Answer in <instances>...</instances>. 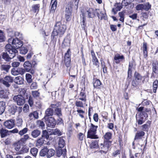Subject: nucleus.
Listing matches in <instances>:
<instances>
[{
  "label": "nucleus",
  "instance_id": "obj_33",
  "mask_svg": "<svg viewBox=\"0 0 158 158\" xmlns=\"http://www.w3.org/2000/svg\"><path fill=\"white\" fill-rule=\"evenodd\" d=\"M91 148H96L98 147V141L97 140L93 141L90 145Z\"/></svg>",
  "mask_w": 158,
  "mask_h": 158
},
{
  "label": "nucleus",
  "instance_id": "obj_7",
  "mask_svg": "<svg viewBox=\"0 0 158 158\" xmlns=\"http://www.w3.org/2000/svg\"><path fill=\"white\" fill-rule=\"evenodd\" d=\"M148 117L147 114L144 111L140 112V115L136 116V119L138 125H141L146 120Z\"/></svg>",
  "mask_w": 158,
  "mask_h": 158
},
{
  "label": "nucleus",
  "instance_id": "obj_18",
  "mask_svg": "<svg viewBox=\"0 0 158 158\" xmlns=\"http://www.w3.org/2000/svg\"><path fill=\"white\" fill-rule=\"evenodd\" d=\"M9 93L6 90H0V98L5 99H9Z\"/></svg>",
  "mask_w": 158,
  "mask_h": 158
},
{
  "label": "nucleus",
  "instance_id": "obj_38",
  "mask_svg": "<svg viewBox=\"0 0 158 158\" xmlns=\"http://www.w3.org/2000/svg\"><path fill=\"white\" fill-rule=\"evenodd\" d=\"M30 152L33 156L35 157L38 153V149L36 148H31Z\"/></svg>",
  "mask_w": 158,
  "mask_h": 158
},
{
  "label": "nucleus",
  "instance_id": "obj_26",
  "mask_svg": "<svg viewBox=\"0 0 158 158\" xmlns=\"http://www.w3.org/2000/svg\"><path fill=\"white\" fill-rule=\"evenodd\" d=\"M23 78L20 76L16 77L14 80V82L18 85H22L23 84Z\"/></svg>",
  "mask_w": 158,
  "mask_h": 158
},
{
  "label": "nucleus",
  "instance_id": "obj_8",
  "mask_svg": "<svg viewBox=\"0 0 158 158\" xmlns=\"http://www.w3.org/2000/svg\"><path fill=\"white\" fill-rule=\"evenodd\" d=\"M44 118L45 122L48 127H50L53 128L56 124V121L53 117H46Z\"/></svg>",
  "mask_w": 158,
  "mask_h": 158
},
{
  "label": "nucleus",
  "instance_id": "obj_16",
  "mask_svg": "<svg viewBox=\"0 0 158 158\" xmlns=\"http://www.w3.org/2000/svg\"><path fill=\"white\" fill-rule=\"evenodd\" d=\"M0 134L2 138H4L10 135L9 131L2 128L0 129Z\"/></svg>",
  "mask_w": 158,
  "mask_h": 158
},
{
  "label": "nucleus",
  "instance_id": "obj_49",
  "mask_svg": "<svg viewBox=\"0 0 158 158\" xmlns=\"http://www.w3.org/2000/svg\"><path fill=\"white\" fill-rule=\"evenodd\" d=\"M6 39L4 33L2 31L0 30V42H2L5 41Z\"/></svg>",
  "mask_w": 158,
  "mask_h": 158
},
{
  "label": "nucleus",
  "instance_id": "obj_40",
  "mask_svg": "<svg viewBox=\"0 0 158 158\" xmlns=\"http://www.w3.org/2000/svg\"><path fill=\"white\" fill-rule=\"evenodd\" d=\"M48 148L46 147L42 149L40 152V155L42 156H44L46 155L47 156Z\"/></svg>",
  "mask_w": 158,
  "mask_h": 158
},
{
  "label": "nucleus",
  "instance_id": "obj_42",
  "mask_svg": "<svg viewBox=\"0 0 158 158\" xmlns=\"http://www.w3.org/2000/svg\"><path fill=\"white\" fill-rule=\"evenodd\" d=\"M45 142L44 138L41 137L38 139L37 140V145L38 146L42 145Z\"/></svg>",
  "mask_w": 158,
  "mask_h": 158
},
{
  "label": "nucleus",
  "instance_id": "obj_12",
  "mask_svg": "<svg viewBox=\"0 0 158 158\" xmlns=\"http://www.w3.org/2000/svg\"><path fill=\"white\" fill-rule=\"evenodd\" d=\"M133 61L129 62V67L128 71V76L127 78V83H128L129 85L131 81V69L133 67Z\"/></svg>",
  "mask_w": 158,
  "mask_h": 158
},
{
  "label": "nucleus",
  "instance_id": "obj_17",
  "mask_svg": "<svg viewBox=\"0 0 158 158\" xmlns=\"http://www.w3.org/2000/svg\"><path fill=\"white\" fill-rule=\"evenodd\" d=\"M1 56L2 58L7 62L10 61V60L12 59L6 51L2 52L1 54Z\"/></svg>",
  "mask_w": 158,
  "mask_h": 158
},
{
  "label": "nucleus",
  "instance_id": "obj_61",
  "mask_svg": "<svg viewBox=\"0 0 158 158\" xmlns=\"http://www.w3.org/2000/svg\"><path fill=\"white\" fill-rule=\"evenodd\" d=\"M84 136V135L81 132L79 133L77 135V137L79 140L80 141H82L83 140Z\"/></svg>",
  "mask_w": 158,
  "mask_h": 158
},
{
  "label": "nucleus",
  "instance_id": "obj_41",
  "mask_svg": "<svg viewBox=\"0 0 158 158\" xmlns=\"http://www.w3.org/2000/svg\"><path fill=\"white\" fill-rule=\"evenodd\" d=\"M86 102H84V101H78V99L76 101L75 103L76 106L78 107H83L84 105L85 104Z\"/></svg>",
  "mask_w": 158,
  "mask_h": 158
},
{
  "label": "nucleus",
  "instance_id": "obj_23",
  "mask_svg": "<svg viewBox=\"0 0 158 158\" xmlns=\"http://www.w3.org/2000/svg\"><path fill=\"white\" fill-rule=\"evenodd\" d=\"M23 67L27 72H29L31 68V63L28 61H25L23 64Z\"/></svg>",
  "mask_w": 158,
  "mask_h": 158
},
{
  "label": "nucleus",
  "instance_id": "obj_25",
  "mask_svg": "<svg viewBox=\"0 0 158 158\" xmlns=\"http://www.w3.org/2000/svg\"><path fill=\"white\" fill-rule=\"evenodd\" d=\"M145 132L143 131H139L136 134L135 137V140L141 139L143 136L145 135Z\"/></svg>",
  "mask_w": 158,
  "mask_h": 158
},
{
  "label": "nucleus",
  "instance_id": "obj_43",
  "mask_svg": "<svg viewBox=\"0 0 158 158\" xmlns=\"http://www.w3.org/2000/svg\"><path fill=\"white\" fill-rule=\"evenodd\" d=\"M26 79L27 82L28 83H30L32 82V76L29 73L26 74Z\"/></svg>",
  "mask_w": 158,
  "mask_h": 158
},
{
  "label": "nucleus",
  "instance_id": "obj_57",
  "mask_svg": "<svg viewBox=\"0 0 158 158\" xmlns=\"http://www.w3.org/2000/svg\"><path fill=\"white\" fill-rule=\"evenodd\" d=\"M32 95L34 98L39 97L40 95V93L36 90L32 91H31Z\"/></svg>",
  "mask_w": 158,
  "mask_h": 158
},
{
  "label": "nucleus",
  "instance_id": "obj_44",
  "mask_svg": "<svg viewBox=\"0 0 158 158\" xmlns=\"http://www.w3.org/2000/svg\"><path fill=\"white\" fill-rule=\"evenodd\" d=\"M13 146L16 151H19L21 148L20 144L19 142H17L13 144Z\"/></svg>",
  "mask_w": 158,
  "mask_h": 158
},
{
  "label": "nucleus",
  "instance_id": "obj_59",
  "mask_svg": "<svg viewBox=\"0 0 158 158\" xmlns=\"http://www.w3.org/2000/svg\"><path fill=\"white\" fill-rule=\"evenodd\" d=\"M64 62L65 66L67 67H69L70 66L71 58L64 59Z\"/></svg>",
  "mask_w": 158,
  "mask_h": 158
},
{
  "label": "nucleus",
  "instance_id": "obj_35",
  "mask_svg": "<svg viewBox=\"0 0 158 158\" xmlns=\"http://www.w3.org/2000/svg\"><path fill=\"white\" fill-rule=\"evenodd\" d=\"M101 83L100 81L98 80L97 79L93 83L94 87L95 88H100L101 87Z\"/></svg>",
  "mask_w": 158,
  "mask_h": 158
},
{
  "label": "nucleus",
  "instance_id": "obj_62",
  "mask_svg": "<svg viewBox=\"0 0 158 158\" xmlns=\"http://www.w3.org/2000/svg\"><path fill=\"white\" fill-rule=\"evenodd\" d=\"M30 89H36L37 88V85L36 82H33L30 86Z\"/></svg>",
  "mask_w": 158,
  "mask_h": 158
},
{
  "label": "nucleus",
  "instance_id": "obj_37",
  "mask_svg": "<svg viewBox=\"0 0 158 158\" xmlns=\"http://www.w3.org/2000/svg\"><path fill=\"white\" fill-rule=\"evenodd\" d=\"M112 134L110 132H107L104 135V141H110L109 140L111 138Z\"/></svg>",
  "mask_w": 158,
  "mask_h": 158
},
{
  "label": "nucleus",
  "instance_id": "obj_5",
  "mask_svg": "<svg viewBox=\"0 0 158 158\" xmlns=\"http://www.w3.org/2000/svg\"><path fill=\"white\" fill-rule=\"evenodd\" d=\"M55 27V30L58 32L60 37L64 34L66 29V25L63 24L61 21L56 23Z\"/></svg>",
  "mask_w": 158,
  "mask_h": 158
},
{
  "label": "nucleus",
  "instance_id": "obj_36",
  "mask_svg": "<svg viewBox=\"0 0 158 158\" xmlns=\"http://www.w3.org/2000/svg\"><path fill=\"white\" fill-rule=\"evenodd\" d=\"M55 114L58 117L62 116L61 110L60 108H56L54 110Z\"/></svg>",
  "mask_w": 158,
  "mask_h": 158
},
{
  "label": "nucleus",
  "instance_id": "obj_56",
  "mask_svg": "<svg viewBox=\"0 0 158 158\" xmlns=\"http://www.w3.org/2000/svg\"><path fill=\"white\" fill-rule=\"evenodd\" d=\"M77 112H78L79 116L81 118H84L83 114H85V112L84 111L80 109H77Z\"/></svg>",
  "mask_w": 158,
  "mask_h": 158
},
{
  "label": "nucleus",
  "instance_id": "obj_53",
  "mask_svg": "<svg viewBox=\"0 0 158 158\" xmlns=\"http://www.w3.org/2000/svg\"><path fill=\"white\" fill-rule=\"evenodd\" d=\"M29 138V136L28 134L24 135L23 137L22 138L20 139V141L21 142H24L27 141Z\"/></svg>",
  "mask_w": 158,
  "mask_h": 158
},
{
  "label": "nucleus",
  "instance_id": "obj_13",
  "mask_svg": "<svg viewBox=\"0 0 158 158\" xmlns=\"http://www.w3.org/2000/svg\"><path fill=\"white\" fill-rule=\"evenodd\" d=\"M125 58L123 55H120L119 54L115 55L114 57L115 63L117 64H119L120 62H124Z\"/></svg>",
  "mask_w": 158,
  "mask_h": 158
},
{
  "label": "nucleus",
  "instance_id": "obj_51",
  "mask_svg": "<svg viewBox=\"0 0 158 158\" xmlns=\"http://www.w3.org/2000/svg\"><path fill=\"white\" fill-rule=\"evenodd\" d=\"M28 128L27 127H25L23 129L20 130L19 132V134L21 136L23 135L24 134L27 133L28 131Z\"/></svg>",
  "mask_w": 158,
  "mask_h": 158
},
{
  "label": "nucleus",
  "instance_id": "obj_28",
  "mask_svg": "<svg viewBox=\"0 0 158 158\" xmlns=\"http://www.w3.org/2000/svg\"><path fill=\"white\" fill-rule=\"evenodd\" d=\"M65 145V142L63 137L59 138L58 145L60 148H63Z\"/></svg>",
  "mask_w": 158,
  "mask_h": 158
},
{
  "label": "nucleus",
  "instance_id": "obj_46",
  "mask_svg": "<svg viewBox=\"0 0 158 158\" xmlns=\"http://www.w3.org/2000/svg\"><path fill=\"white\" fill-rule=\"evenodd\" d=\"M158 86V81L157 80H156L153 83V92L154 93L156 92V89Z\"/></svg>",
  "mask_w": 158,
  "mask_h": 158
},
{
  "label": "nucleus",
  "instance_id": "obj_54",
  "mask_svg": "<svg viewBox=\"0 0 158 158\" xmlns=\"http://www.w3.org/2000/svg\"><path fill=\"white\" fill-rule=\"evenodd\" d=\"M92 61L94 65H95L98 68L99 67V62L97 58L95 59H92Z\"/></svg>",
  "mask_w": 158,
  "mask_h": 158
},
{
  "label": "nucleus",
  "instance_id": "obj_11",
  "mask_svg": "<svg viewBox=\"0 0 158 158\" xmlns=\"http://www.w3.org/2000/svg\"><path fill=\"white\" fill-rule=\"evenodd\" d=\"M3 125L6 128L11 129L15 126V120L12 119L7 120L4 122Z\"/></svg>",
  "mask_w": 158,
  "mask_h": 158
},
{
  "label": "nucleus",
  "instance_id": "obj_10",
  "mask_svg": "<svg viewBox=\"0 0 158 158\" xmlns=\"http://www.w3.org/2000/svg\"><path fill=\"white\" fill-rule=\"evenodd\" d=\"M14 78L10 76H6L2 81V83L7 88L9 87L10 83L13 82Z\"/></svg>",
  "mask_w": 158,
  "mask_h": 158
},
{
  "label": "nucleus",
  "instance_id": "obj_22",
  "mask_svg": "<svg viewBox=\"0 0 158 158\" xmlns=\"http://www.w3.org/2000/svg\"><path fill=\"white\" fill-rule=\"evenodd\" d=\"M51 5L50 11L53 12L56 10L57 2V0H51Z\"/></svg>",
  "mask_w": 158,
  "mask_h": 158
},
{
  "label": "nucleus",
  "instance_id": "obj_4",
  "mask_svg": "<svg viewBox=\"0 0 158 158\" xmlns=\"http://www.w3.org/2000/svg\"><path fill=\"white\" fill-rule=\"evenodd\" d=\"M98 127V126H95L93 124L91 123V126H90L89 129L88 131V138L92 139L98 138L97 135H96Z\"/></svg>",
  "mask_w": 158,
  "mask_h": 158
},
{
  "label": "nucleus",
  "instance_id": "obj_48",
  "mask_svg": "<svg viewBox=\"0 0 158 158\" xmlns=\"http://www.w3.org/2000/svg\"><path fill=\"white\" fill-rule=\"evenodd\" d=\"M52 134L54 135H57L58 136H60L62 134V132L57 128L53 130Z\"/></svg>",
  "mask_w": 158,
  "mask_h": 158
},
{
  "label": "nucleus",
  "instance_id": "obj_50",
  "mask_svg": "<svg viewBox=\"0 0 158 158\" xmlns=\"http://www.w3.org/2000/svg\"><path fill=\"white\" fill-rule=\"evenodd\" d=\"M42 137L43 138H44L46 139H48L49 137V135L48 134V132L46 130H43V131Z\"/></svg>",
  "mask_w": 158,
  "mask_h": 158
},
{
  "label": "nucleus",
  "instance_id": "obj_55",
  "mask_svg": "<svg viewBox=\"0 0 158 158\" xmlns=\"http://www.w3.org/2000/svg\"><path fill=\"white\" fill-rule=\"evenodd\" d=\"M37 124L38 126L41 128H43L45 126L44 123L42 121L38 120L37 122Z\"/></svg>",
  "mask_w": 158,
  "mask_h": 158
},
{
  "label": "nucleus",
  "instance_id": "obj_32",
  "mask_svg": "<svg viewBox=\"0 0 158 158\" xmlns=\"http://www.w3.org/2000/svg\"><path fill=\"white\" fill-rule=\"evenodd\" d=\"M153 71L155 73L158 74V63L157 62L152 63Z\"/></svg>",
  "mask_w": 158,
  "mask_h": 158
},
{
  "label": "nucleus",
  "instance_id": "obj_3",
  "mask_svg": "<svg viewBox=\"0 0 158 158\" xmlns=\"http://www.w3.org/2000/svg\"><path fill=\"white\" fill-rule=\"evenodd\" d=\"M111 144V141H104L103 143H101L100 148L101 150L96 152V154L100 156L106 154L108 151Z\"/></svg>",
  "mask_w": 158,
  "mask_h": 158
},
{
  "label": "nucleus",
  "instance_id": "obj_34",
  "mask_svg": "<svg viewBox=\"0 0 158 158\" xmlns=\"http://www.w3.org/2000/svg\"><path fill=\"white\" fill-rule=\"evenodd\" d=\"M48 151L47 154V157H48L50 158L54 155L55 151L52 148L48 149Z\"/></svg>",
  "mask_w": 158,
  "mask_h": 158
},
{
  "label": "nucleus",
  "instance_id": "obj_19",
  "mask_svg": "<svg viewBox=\"0 0 158 158\" xmlns=\"http://www.w3.org/2000/svg\"><path fill=\"white\" fill-rule=\"evenodd\" d=\"M17 106L15 104H13L9 106L8 111L11 114H15L17 110Z\"/></svg>",
  "mask_w": 158,
  "mask_h": 158
},
{
  "label": "nucleus",
  "instance_id": "obj_6",
  "mask_svg": "<svg viewBox=\"0 0 158 158\" xmlns=\"http://www.w3.org/2000/svg\"><path fill=\"white\" fill-rule=\"evenodd\" d=\"M16 48L9 44L6 46V51L9 52V55L12 59L13 58L18 54V51Z\"/></svg>",
  "mask_w": 158,
  "mask_h": 158
},
{
  "label": "nucleus",
  "instance_id": "obj_1",
  "mask_svg": "<svg viewBox=\"0 0 158 158\" xmlns=\"http://www.w3.org/2000/svg\"><path fill=\"white\" fill-rule=\"evenodd\" d=\"M81 14L80 15L81 22L82 28H84L86 26L85 23V17L92 18L95 17L96 14L95 10L92 8H87L85 9V11H81Z\"/></svg>",
  "mask_w": 158,
  "mask_h": 158
},
{
  "label": "nucleus",
  "instance_id": "obj_21",
  "mask_svg": "<svg viewBox=\"0 0 158 158\" xmlns=\"http://www.w3.org/2000/svg\"><path fill=\"white\" fill-rule=\"evenodd\" d=\"M78 99L79 100L84 101V102H86V95L84 91L82 90L80 94L78 97Z\"/></svg>",
  "mask_w": 158,
  "mask_h": 158
},
{
  "label": "nucleus",
  "instance_id": "obj_63",
  "mask_svg": "<svg viewBox=\"0 0 158 158\" xmlns=\"http://www.w3.org/2000/svg\"><path fill=\"white\" fill-rule=\"evenodd\" d=\"M57 35H59V33L57 31L55 30V27H54V29L52 33V37L54 39V37Z\"/></svg>",
  "mask_w": 158,
  "mask_h": 158
},
{
  "label": "nucleus",
  "instance_id": "obj_20",
  "mask_svg": "<svg viewBox=\"0 0 158 158\" xmlns=\"http://www.w3.org/2000/svg\"><path fill=\"white\" fill-rule=\"evenodd\" d=\"M10 67L11 66L10 65L1 64L0 67V69L1 71H4L7 73L8 72Z\"/></svg>",
  "mask_w": 158,
  "mask_h": 158
},
{
  "label": "nucleus",
  "instance_id": "obj_47",
  "mask_svg": "<svg viewBox=\"0 0 158 158\" xmlns=\"http://www.w3.org/2000/svg\"><path fill=\"white\" fill-rule=\"evenodd\" d=\"M21 47L19 49L20 53L23 55L26 54L28 51L27 48L24 47Z\"/></svg>",
  "mask_w": 158,
  "mask_h": 158
},
{
  "label": "nucleus",
  "instance_id": "obj_30",
  "mask_svg": "<svg viewBox=\"0 0 158 158\" xmlns=\"http://www.w3.org/2000/svg\"><path fill=\"white\" fill-rule=\"evenodd\" d=\"M122 4H121L120 3H116L115 5L116 8H113L112 10V11L114 13V14H115L117 11L120 10L122 8Z\"/></svg>",
  "mask_w": 158,
  "mask_h": 158
},
{
  "label": "nucleus",
  "instance_id": "obj_64",
  "mask_svg": "<svg viewBox=\"0 0 158 158\" xmlns=\"http://www.w3.org/2000/svg\"><path fill=\"white\" fill-rule=\"evenodd\" d=\"M70 50L69 49L64 55V59L70 58Z\"/></svg>",
  "mask_w": 158,
  "mask_h": 158
},
{
  "label": "nucleus",
  "instance_id": "obj_52",
  "mask_svg": "<svg viewBox=\"0 0 158 158\" xmlns=\"http://www.w3.org/2000/svg\"><path fill=\"white\" fill-rule=\"evenodd\" d=\"M151 6L148 2L143 4V10L146 11L148 10L151 8Z\"/></svg>",
  "mask_w": 158,
  "mask_h": 158
},
{
  "label": "nucleus",
  "instance_id": "obj_14",
  "mask_svg": "<svg viewBox=\"0 0 158 158\" xmlns=\"http://www.w3.org/2000/svg\"><path fill=\"white\" fill-rule=\"evenodd\" d=\"M14 47L18 48L22 46V42L18 38L15 39L13 40V44Z\"/></svg>",
  "mask_w": 158,
  "mask_h": 158
},
{
  "label": "nucleus",
  "instance_id": "obj_31",
  "mask_svg": "<svg viewBox=\"0 0 158 158\" xmlns=\"http://www.w3.org/2000/svg\"><path fill=\"white\" fill-rule=\"evenodd\" d=\"M41 134V131L38 130H35L31 132V135L34 138L38 137Z\"/></svg>",
  "mask_w": 158,
  "mask_h": 158
},
{
  "label": "nucleus",
  "instance_id": "obj_39",
  "mask_svg": "<svg viewBox=\"0 0 158 158\" xmlns=\"http://www.w3.org/2000/svg\"><path fill=\"white\" fill-rule=\"evenodd\" d=\"M23 123L22 119L19 117H17L16 119V126L19 127H21Z\"/></svg>",
  "mask_w": 158,
  "mask_h": 158
},
{
  "label": "nucleus",
  "instance_id": "obj_9",
  "mask_svg": "<svg viewBox=\"0 0 158 158\" xmlns=\"http://www.w3.org/2000/svg\"><path fill=\"white\" fill-rule=\"evenodd\" d=\"M14 102L19 106L23 105L25 102V99L22 95H18L15 96L13 98Z\"/></svg>",
  "mask_w": 158,
  "mask_h": 158
},
{
  "label": "nucleus",
  "instance_id": "obj_45",
  "mask_svg": "<svg viewBox=\"0 0 158 158\" xmlns=\"http://www.w3.org/2000/svg\"><path fill=\"white\" fill-rule=\"evenodd\" d=\"M40 4H37L33 5L32 6V10L34 12L38 11L40 9Z\"/></svg>",
  "mask_w": 158,
  "mask_h": 158
},
{
  "label": "nucleus",
  "instance_id": "obj_58",
  "mask_svg": "<svg viewBox=\"0 0 158 158\" xmlns=\"http://www.w3.org/2000/svg\"><path fill=\"white\" fill-rule=\"evenodd\" d=\"M135 9L137 10H143V4H139L135 7Z\"/></svg>",
  "mask_w": 158,
  "mask_h": 158
},
{
  "label": "nucleus",
  "instance_id": "obj_60",
  "mask_svg": "<svg viewBox=\"0 0 158 158\" xmlns=\"http://www.w3.org/2000/svg\"><path fill=\"white\" fill-rule=\"evenodd\" d=\"M11 73L12 75L14 76H16L19 74L18 69L16 70L15 68L12 69Z\"/></svg>",
  "mask_w": 158,
  "mask_h": 158
},
{
  "label": "nucleus",
  "instance_id": "obj_29",
  "mask_svg": "<svg viewBox=\"0 0 158 158\" xmlns=\"http://www.w3.org/2000/svg\"><path fill=\"white\" fill-rule=\"evenodd\" d=\"M6 108V103L4 101L0 102V115L2 114L4 112Z\"/></svg>",
  "mask_w": 158,
  "mask_h": 158
},
{
  "label": "nucleus",
  "instance_id": "obj_27",
  "mask_svg": "<svg viewBox=\"0 0 158 158\" xmlns=\"http://www.w3.org/2000/svg\"><path fill=\"white\" fill-rule=\"evenodd\" d=\"M54 114V111L51 108H48L45 111V117H48L50 116H52Z\"/></svg>",
  "mask_w": 158,
  "mask_h": 158
},
{
  "label": "nucleus",
  "instance_id": "obj_15",
  "mask_svg": "<svg viewBox=\"0 0 158 158\" xmlns=\"http://www.w3.org/2000/svg\"><path fill=\"white\" fill-rule=\"evenodd\" d=\"M72 10L69 7L66 8L65 10V18L67 21H69L71 19Z\"/></svg>",
  "mask_w": 158,
  "mask_h": 158
},
{
  "label": "nucleus",
  "instance_id": "obj_2",
  "mask_svg": "<svg viewBox=\"0 0 158 158\" xmlns=\"http://www.w3.org/2000/svg\"><path fill=\"white\" fill-rule=\"evenodd\" d=\"M143 77L139 73L135 72L134 75V78L131 82L133 88L135 89H138L139 86L144 83V79L142 80Z\"/></svg>",
  "mask_w": 158,
  "mask_h": 158
},
{
  "label": "nucleus",
  "instance_id": "obj_24",
  "mask_svg": "<svg viewBox=\"0 0 158 158\" xmlns=\"http://www.w3.org/2000/svg\"><path fill=\"white\" fill-rule=\"evenodd\" d=\"M95 11L99 19L102 20L104 18L105 14L102 13L99 9H96Z\"/></svg>",
  "mask_w": 158,
  "mask_h": 158
}]
</instances>
